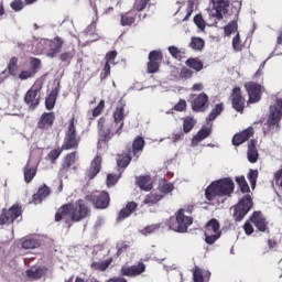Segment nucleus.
Segmentation results:
<instances>
[{
  "mask_svg": "<svg viewBox=\"0 0 282 282\" xmlns=\"http://www.w3.org/2000/svg\"><path fill=\"white\" fill-rule=\"evenodd\" d=\"M89 215V207L85 204V200L78 199L77 202L64 205L59 209V212L55 215V221H80V219H85Z\"/></svg>",
  "mask_w": 282,
  "mask_h": 282,
  "instance_id": "f257e3e1",
  "label": "nucleus"
},
{
  "mask_svg": "<svg viewBox=\"0 0 282 282\" xmlns=\"http://www.w3.org/2000/svg\"><path fill=\"white\" fill-rule=\"evenodd\" d=\"M232 193H235V182L228 177L212 182L205 189V196L208 202H215L217 197L228 199Z\"/></svg>",
  "mask_w": 282,
  "mask_h": 282,
  "instance_id": "f03ea898",
  "label": "nucleus"
},
{
  "mask_svg": "<svg viewBox=\"0 0 282 282\" xmlns=\"http://www.w3.org/2000/svg\"><path fill=\"white\" fill-rule=\"evenodd\" d=\"M64 43L65 40H63L61 36H55L52 40L42 39L39 41L36 50L39 54H43V56H46V58H56V56L61 54Z\"/></svg>",
  "mask_w": 282,
  "mask_h": 282,
  "instance_id": "7ed1b4c3",
  "label": "nucleus"
},
{
  "mask_svg": "<svg viewBox=\"0 0 282 282\" xmlns=\"http://www.w3.org/2000/svg\"><path fill=\"white\" fill-rule=\"evenodd\" d=\"M193 225V217L185 209H180L176 213L175 218H171L169 226L170 230H174V232H186L188 230V226Z\"/></svg>",
  "mask_w": 282,
  "mask_h": 282,
  "instance_id": "20e7f679",
  "label": "nucleus"
},
{
  "mask_svg": "<svg viewBox=\"0 0 282 282\" xmlns=\"http://www.w3.org/2000/svg\"><path fill=\"white\" fill-rule=\"evenodd\" d=\"M99 135L104 140H111L113 135H120V131H122V127L118 126V121L107 120L105 118H100L98 121Z\"/></svg>",
  "mask_w": 282,
  "mask_h": 282,
  "instance_id": "39448f33",
  "label": "nucleus"
},
{
  "mask_svg": "<svg viewBox=\"0 0 282 282\" xmlns=\"http://www.w3.org/2000/svg\"><path fill=\"white\" fill-rule=\"evenodd\" d=\"M78 144H80V137L76 134V126L74 124V119H70L66 129V134L62 149L64 151L78 149Z\"/></svg>",
  "mask_w": 282,
  "mask_h": 282,
  "instance_id": "423d86ee",
  "label": "nucleus"
},
{
  "mask_svg": "<svg viewBox=\"0 0 282 282\" xmlns=\"http://www.w3.org/2000/svg\"><path fill=\"white\" fill-rule=\"evenodd\" d=\"M252 208V196L245 195L239 203L234 207V217L237 221H241Z\"/></svg>",
  "mask_w": 282,
  "mask_h": 282,
  "instance_id": "0eeeda50",
  "label": "nucleus"
},
{
  "mask_svg": "<svg viewBox=\"0 0 282 282\" xmlns=\"http://www.w3.org/2000/svg\"><path fill=\"white\" fill-rule=\"evenodd\" d=\"M282 118V99H276V101L270 107V115L268 119V124L274 133L279 129V120Z\"/></svg>",
  "mask_w": 282,
  "mask_h": 282,
  "instance_id": "6e6552de",
  "label": "nucleus"
},
{
  "mask_svg": "<svg viewBox=\"0 0 282 282\" xmlns=\"http://www.w3.org/2000/svg\"><path fill=\"white\" fill-rule=\"evenodd\" d=\"M221 237V229L219 228V221L217 219H212L207 223L205 227V241L209 246H213L217 239Z\"/></svg>",
  "mask_w": 282,
  "mask_h": 282,
  "instance_id": "1a4fd4ad",
  "label": "nucleus"
},
{
  "mask_svg": "<svg viewBox=\"0 0 282 282\" xmlns=\"http://www.w3.org/2000/svg\"><path fill=\"white\" fill-rule=\"evenodd\" d=\"M245 88L249 96V105H254V102H259V100H261V94H263V87L261 85L249 82L245 85Z\"/></svg>",
  "mask_w": 282,
  "mask_h": 282,
  "instance_id": "9d476101",
  "label": "nucleus"
},
{
  "mask_svg": "<svg viewBox=\"0 0 282 282\" xmlns=\"http://www.w3.org/2000/svg\"><path fill=\"white\" fill-rule=\"evenodd\" d=\"M41 69V59L36 57L30 58V67L22 69L19 74L20 80H28L29 78H34L37 72Z\"/></svg>",
  "mask_w": 282,
  "mask_h": 282,
  "instance_id": "9b49d317",
  "label": "nucleus"
},
{
  "mask_svg": "<svg viewBox=\"0 0 282 282\" xmlns=\"http://www.w3.org/2000/svg\"><path fill=\"white\" fill-rule=\"evenodd\" d=\"M147 270V265L142 262H139L134 265H123L120 270L121 276H140Z\"/></svg>",
  "mask_w": 282,
  "mask_h": 282,
  "instance_id": "f8f14e48",
  "label": "nucleus"
},
{
  "mask_svg": "<svg viewBox=\"0 0 282 282\" xmlns=\"http://www.w3.org/2000/svg\"><path fill=\"white\" fill-rule=\"evenodd\" d=\"M21 217V207L13 205L9 210L3 212L0 216V224H12L15 219Z\"/></svg>",
  "mask_w": 282,
  "mask_h": 282,
  "instance_id": "ddd939ff",
  "label": "nucleus"
},
{
  "mask_svg": "<svg viewBox=\"0 0 282 282\" xmlns=\"http://www.w3.org/2000/svg\"><path fill=\"white\" fill-rule=\"evenodd\" d=\"M192 109L196 112L206 111V109H208V95L205 93L195 95L192 101Z\"/></svg>",
  "mask_w": 282,
  "mask_h": 282,
  "instance_id": "4468645a",
  "label": "nucleus"
},
{
  "mask_svg": "<svg viewBox=\"0 0 282 282\" xmlns=\"http://www.w3.org/2000/svg\"><path fill=\"white\" fill-rule=\"evenodd\" d=\"M160 63H162V52L152 51L149 54L148 72L149 74H155L160 69Z\"/></svg>",
  "mask_w": 282,
  "mask_h": 282,
  "instance_id": "2eb2a0df",
  "label": "nucleus"
},
{
  "mask_svg": "<svg viewBox=\"0 0 282 282\" xmlns=\"http://www.w3.org/2000/svg\"><path fill=\"white\" fill-rule=\"evenodd\" d=\"M24 100L32 111L39 107L41 102V93L37 89H30L25 94Z\"/></svg>",
  "mask_w": 282,
  "mask_h": 282,
  "instance_id": "dca6fc26",
  "label": "nucleus"
},
{
  "mask_svg": "<svg viewBox=\"0 0 282 282\" xmlns=\"http://www.w3.org/2000/svg\"><path fill=\"white\" fill-rule=\"evenodd\" d=\"M91 200L96 208H107L109 206V194L107 192H96L91 195Z\"/></svg>",
  "mask_w": 282,
  "mask_h": 282,
  "instance_id": "f3484780",
  "label": "nucleus"
},
{
  "mask_svg": "<svg viewBox=\"0 0 282 282\" xmlns=\"http://www.w3.org/2000/svg\"><path fill=\"white\" fill-rule=\"evenodd\" d=\"M213 8L216 11L217 19H221V14H227L230 8V0H212Z\"/></svg>",
  "mask_w": 282,
  "mask_h": 282,
  "instance_id": "a211bd4d",
  "label": "nucleus"
},
{
  "mask_svg": "<svg viewBox=\"0 0 282 282\" xmlns=\"http://www.w3.org/2000/svg\"><path fill=\"white\" fill-rule=\"evenodd\" d=\"M231 98L234 109H236V111H243V105H246V99H243V97L241 96V88H234Z\"/></svg>",
  "mask_w": 282,
  "mask_h": 282,
  "instance_id": "6ab92c4d",
  "label": "nucleus"
},
{
  "mask_svg": "<svg viewBox=\"0 0 282 282\" xmlns=\"http://www.w3.org/2000/svg\"><path fill=\"white\" fill-rule=\"evenodd\" d=\"M250 221L256 226L260 232H265L268 229V221H265V217L260 212H254L250 218Z\"/></svg>",
  "mask_w": 282,
  "mask_h": 282,
  "instance_id": "aec40b11",
  "label": "nucleus"
},
{
  "mask_svg": "<svg viewBox=\"0 0 282 282\" xmlns=\"http://www.w3.org/2000/svg\"><path fill=\"white\" fill-rule=\"evenodd\" d=\"M252 135H254V130L252 128H248L245 131L234 135L232 145L240 147V144H243V142H248Z\"/></svg>",
  "mask_w": 282,
  "mask_h": 282,
  "instance_id": "412c9836",
  "label": "nucleus"
},
{
  "mask_svg": "<svg viewBox=\"0 0 282 282\" xmlns=\"http://www.w3.org/2000/svg\"><path fill=\"white\" fill-rule=\"evenodd\" d=\"M126 107L127 104H124V101H118L116 110L113 112V120L118 122V127H124V116H127V113L124 112Z\"/></svg>",
  "mask_w": 282,
  "mask_h": 282,
  "instance_id": "4be33fe9",
  "label": "nucleus"
},
{
  "mask_svg": "<svg viewBox=\"0 0 282 282\" xmlns=\"http://www.w3.org/2000/svg\"><path fill=\"white\" fill-rule=\"evenodd\" d=\"M163 197L164 195H162V193L158 192V189H154L144 197L142 206H155V204L161 202Z\"/></svg>",
  "mask_w": 282,
  "mask_h": 282,
  "instance_id": "5701e85b",
  "label": "nucleus"
},
{
  "mask_svg": "<svg viewBox=\"0 0 282 282\" xmlns=\"http://www.w3.org/2000/svg\"><path fill=\"white\" fill-rule=\"evenodd\" d=\"M52 124H54V112H44L37 122V129H50Z\"/></svg>",
  "mask_w": 282,
  "mask_h": 282,
  "instance_id": "b1692460",
  "label": "nucleus"
},
{
  "mask_svg": "<svg viewBox=\"0 0 282 282\" xmlns=\"http://www.w3.org/2000/svg\"><path fill=\"white\" fill-rule=\"evenodd\" d=\"M101 164H102V158H100L99 155L95 156V159L90 164V169L88 171L89 180H94V177H96V175L100 173Z\"/></svg>",
  "mask_w": 282,
  "mask_h": 282,
  "instance_id": "393cba45",
  "label": "nucleus"
},
{
  "mask_svg": "<svg viewBox=\"0 0 282 282\" xmlns=\"http://www.w3.org/2000/svg\"><path fill=\"white\" fill-rule=\"evenodd\" d=\"M135 182L141 191L149 192L153 188V178L149 175L139 176Z\"/></svg>",
  "mask_w": 282,
  "mask_h": 282,
  "instance_id": "a878e982",
  "label": "nucleus"
},
{
  "mask_svg": "<svg viewBox=\"0 0 282 282\" xmlns=\"http://www.w3.org/2000/svg\"><path fill=\"white\" fill-rule=\"evenodd\" d=\"M135 208H138V204L134 202L128 203L127 206L120 210L118 221H122L123 219H127V217H131V214L133 210H135Z\"/></svg>",
  "mask_w": 282,
  "mask_h": 282,
  "instance_id": "bb28decb",
  "label": "nucleus"
},
{
  "mask_svg": "<svg viewBox=\"0 0 282 282\" xmlns=\"http://www.w3.org/2000/svg\"><path fill=\"white\" fill-rule=\"evenodd\" d=\"M142 149H144V139L142 137H137L132 143V152L130 153L138 160L140 153H142Z\"/></svg>",
  "mask_w": 282,
  "mask_h": 282,
  "instance_id": "cd10ccee",
  "label": "nucleus"
},
{
  "mask_svg": "<svg viewBox=\"0 0 282 282\" xmlns=\"http://www.w3.org/2000/svg\"><path fill=\"white\" fill-rule=\"evenodd\" d=\"M45 274H47V269L45 267H37L26 270V276L29 279H42V276H45Z\"/></svg>",
  "mask_w": 282,
  "mask_h": 282,
  "instance_id": "c85d7f7f",
  "label": "nucleus"
},
{
  "mask_svg": "<svg viewBox=\"0 0 282 282\" xmlns=\"http://www.w3.org/2000/svg\"><path fill=\"white\" fill-rule=\"evenodd\" d=\"M50 193H52V191H50V187L45 185L43 187H40L37 193L33 195V204H41L43 199L48 197Z\"/></svg>",
  "mask_w": 282,
  "mask_h": 282,
  "instance_id": "c756f323",
  "label": "nucleus"
},
{
  "mask_svg": "<svg viewBox=\"0 0 282 282\" xmlns=\"http://www.w3.org/2000/svg\"><path fill=\"white\" fill-rule=\"evenodd\" d=\"M210 135V128H202L198 133L192 139V147H197L202 140H206Z\"/></svg>",
  "mask_w": 282,
  "mask_h": 282,
  "instance_id": "7c9ffc66",
  "label": "nucleus"
},
{
  "mask_svg": "<svg viewBox=\"0 0 282 282\" xmlns=\"http://www.w3.org/2000/svg\"><path fill=\"white\" fill-rule=\"evenodd\" d=\"M247 158L251 164L257 163V160H259V152L257 151V147H254V141L252 140L248 145Z\"/></svg>",
  "mask_w": 282,
  "mask_h": 282,
  "instance_id": "2f4dec72",
  "label": "nucleus"
},
{
  "mask_svg": "<svg viewBox=\"0 0 282 282\" xmlns=\"http://www.w3.org/2000/svg\"><path fill=\"white\" fill-rule=\"evenodd\" d=\"M24 181L26 182V184H30V182H32V180H34V177H36V167L35 165H31L30 163H28L24 166Z\"/></svg>",
  "mask_w": 282,
  "mask_h": 282,
  "instance_id": "473e14b6",
  "label": "nucleus"
},
{
  "mask_svg": "<svg viewBox=\"0 0 282 282\" xmlns=\"http://www.w3.org/2000/svg\"><path fill=\"white\" fill-rule=\"evenodd\" d=\"M112 261L113 260L111 258L104 261H94L90 264V268L91 270H97L98 272H105V270L111 265Z\"/></svg>",
  "mask_w": 282,
  "mask_h": 282,
  "instance_id": "72a5a7b5",
  "label": "nucleus"
},
{
  "mask_svg": "<svg viewBox=\"0 0 282 282\" xmlns=\"http://www.w3.org/2000/svg\"><path fill=\"white\" fill-rule=\"evenodd\" d=\"M204 276H207V279H210V272L200 270L199 268H196L193 272V280L194 282H204Z\"/></svg>",
  "mask_w": 282,
  "mask_h": 282,
  "instance_id": "f704fd0d",
  "label": "nucleus"
},
{
  "mask_svg": "<svg viewBox=\"0 0 282 282\" xmlns=\"http://www.w3.org/2000/svg\"><path fill=\"white\" fill-rule=\"evenodd\" d=\"M21 246L22 248H24V250H34V248H39V246H41V242H39L34 238H29V239L22 240Z\"/></svg>",
  "mask_w": 282,
  "mask_h": 282,
  "instance_id": "c9c22d12",
  "label": "nucleus"
},
{
  "mask_svg": "<svg viewBox=\"0 0 282 282\" xmlns=\"http://www.w3.org/2000/svg\"><path fill=\"white\" fill-rule=\"evenodd\" d=\"M189 47L195 52H202L204 50V40L202 37H192Z\"/></svg>",
  "mask_w": 282,
  "mask_h": 282,
  "instance_id": "e433bc0d",
  "label": "nucleus"
},
{
  "mask_svg": "<svg viewBox=\"0 0 282 282\" xmlns=\"http://www.w3.org/2000/svg\"><path fill=\"white\" fill-rule=\"evenodd\" d=\"M58 96V93L56 90H52L48 97L45 100V107L46 109L52 110L54 109V105H56V97Z\"/></svg>",
  "mask_w": 282,
  "mask_h": 282,
  "instance_id": "4c0bfd02",
  "label": "nucleus"
},
{
  "mask_svg": "<svg viewBox=\"0 0 282 282\" xmlns=\"http://www.w3.org/2000/svg\"><path fill=\"white\" fill-rule=\"evenodd\" d=\"M224 111V104H217L215 108L210 111L209 116L206 118L207 122H210L217 118Z\"/></svg>",
  "mask_w": 282,
  "mask_h": 282,
  "instance_id": "58836bf2",
  "label": "nucleus"
},
{
  "mask_svg": "<svg viewBox=\"0 0 282 282\" xmlns=\"http://www.w3.org/2000/svg\"><path fill=\"white\" fill-rule=\"evenodd\" d=\"M158 230H160V225H149L140 229L139 232L143 235V237H149V235H153V232H158Z\"/></svg>",
  "mask_w": 282,
  "mask_h": 282,
  "instance_id": "ea45409f",
  "label": "nucleus"
},
{
  "mask_svg": "<svg viewBox=\"0 0 282 282\" xmlns=\"http://www.w3.org/2000/svg\"><path fill=\"white\" fill-rule=\"evenodd\" d=\"M186 65L192 69H195V72H202V69H204V64H202L200 61L195 58L187 59Z\"/></svg>",
  "mask_w": 282,
  "mask_h": 282,
  "instance_id": "a19ab883",
  "label": "nucleus"
},
{
  "mask_svg": "<svg viewBox=\"0 0 282 282\" xmlns=\"http://www.w3.org/2000/svg\"><path fill=\"white\" fill-rule=\"evenodd\" d=\"M132 154L129 153V155L126 156H118L117 159V164L120 169H127V166H129V163L131 162L132 159Z\"/></svg>",
  "mask_w": 282,
  "mask_h": 282,
  "instance_id": "79ce46f5",
  "label": "nucleus"
},
{
  "mask_svg": "<svg viewBox=\"0 0 282 282\" xmlns=\"http://www.w3.org/2000/svg\"><path fill=\"white\" fill-rule=\"evenodd\" d=\"M195 119L192 117H186L183 122V131L185 133H189V131H193V127H195Z\"/></svg>",
  "mask_w": 282,
  "mask_h": 282,
  "instance_id": "37998d69",
  "label": "nucleus"
},
{
  "mask_svg": "<svg viewBox=\"0 0 282 282\" xmlns=\"http://www.w3.org/2000/svg\"><path fill=\"white\" fill-rule=\"evenodd\" d=\"M236 182L240 186L241 193H249L250 192V186H248V182H246L245 176H237Z\"/></svg>",
  "mask_w": 282,
  "mask_h": 282,
  "instance_id": "c03bdc74",
  "label": "nucleus"
},
{
  "mask_svg": "<svg viewBox=\"0 0 282 282\" xmlns=\"http://www.w3.org/2000/svg\"><path fill=\"white\" fill-rule=\"evenodd\" d=\"M156 191L160 192L161 195H166L169 193H173V191H175V186L172 183H164Z\"/></svg>",
  "mask_w": 282,
  "mask_h": 282,
  "instance_id": "a18cd8bd",
  "label": "nucleus"
},
{
  "mask_svg": "<svg viewBox=\"0 0 282 282\" xmlns=\"http://www.w3.org/2000/svg\"><path fill=\"white\" fill-rule=\"evenodd\" d=\"M257 177H259V171L250 170L248 174V180L251 184V188H254L257 186Z\"/></svg>",
  "mask_w": 282,
  "mask_h": 282,
  "instance_id": "49530a36",
  "label": "nucleus"
},
{
  "mask_svg": "<svg viewBox=\"0 0 282 282\" xmlns=\"http://www.w3.org/2000/svg\"><path fill=\"white\" fill-rule=\"evenodd\" d=\"M17 63H19V59L12 57L8 64L9 74H11V76H17Z\"/></svg>",
  "mask_w": 282,
  "mask_h": 282,
  "instance_id": "de8ad7c7",
  "label": "nucleus"
},
{
  "mask_svg": "<svg viewBox=\"0 0 282 282\" xmlns=\"http://www.w3.org/2000/svg\"><path fill=\"white\" fill-rule=\"evenodd\" d=\"M235 32H237V23L235 21H231L225 26V34L226 36H230V34H235Z\"/></svg>",
  "mask_w": 282,
  "mask_h": 282,
  "instance_id": "09e8293b",
  "label": "nucleus"
},
{
  "mask_svg": "<svg viewBox=\"0 0 282 282\" xmlns=\"http://www.w3.org/2000/svg\"><path fill=\"white\" fill-rule=\"evenodd\" d=\"M194 23L198 28V30H202V32H204V30L206 29V22L204 21V18H202V15H196L194 18Z\"/></svg>",
  "mask_w": 282,
  "mask_h": 282,
  "instance_id": "8fccbe9b",
  "label": "nucleus"
},
{
  "mask_svg": "<svg viewBox=\"0 0 282 282\" xmlns=\"http://www.w3.org/2000/svg\"><path fill=\"white\" fill-rule=\"evenodd\" d=\"M149 1L150 0H135L134 10H137L138 12H142V10H144V8L149 6Z\"/></svg>",
  "mask_w": 282,
  "mask_h": 282,
  "instance_id": "3c124183",
  "label": "nucleus"
},
{
  "mask_svg": "<svg viewBox=\"0 0 282 282\" xmlns=\"http://www.w3.org/2000/svg\"><path fill=\"white\" fill-rule=\"evenodd\" d=\"M74 162H76V152H72L65 158V167L69 169V166H74Z\"/></svg>",
  "mask_w": 282,
  "mask_h": 282,
  "instance_id": "603ef678",
  "label": "nucleus"
},
{
  "mask_svg": "<svg viewBox=\"0 0 282 282\" xmlns=\"http://www.w3.org/2000/svg\"><path fill=\"white\" fill-rule=\"evenodd\" d=\"M135 22V19L133 17H128V15H124L122 14L121 15V25L124 28L127 25H133V23Z\"/></svg>",
  "mask_w": 282,
  "mask_h": 282,
  "instance_id": "864d4df0",
  "label": "nucleus"
},
{
  "mask_svg": "<svg viewBox=\"0 0 282 282\" xmlns=\"http://www.w3.org/2000/svg\"><path fill=\"white\" fill-rule=\"evenodd\" d=\"M11 8L14 12H21L23 8H25V3L22 0H14L11 2Z\"/></svg>",
  "mask_w": 282,
  "mask_h": 282,
  "instance_id": "5fc2aeb1",
  "label": "nucleus"
},
{
  "mask_svg": "<svg viewBox=\"0 0 282 282\" xmlns=\"http://www.w3.org/2000/svg\"><path fill=\"white\" fill-rule=\"evenodd\" d=\"M118 180H120V176H118L116 174H108L106 184L108 187H111L118 182Z\"/></svg>",
  "mask_w": 282,
  "mask_h": 282,
  "instance_id": "6e6d98bb",
  "label": "nucleus"
},
{
  "mask_svg": "<svg viewBox=\"0 0 282 282\" xmlns=\"http://www.w3.org/2000/svg\"><path fill=\"white\" fill-rule=\"evenodd\" d=\"M72 58H74V53L72 51L64 52L59 55L62 63H69Z\"/></svg>",
  "mask_w": 282,
  "mask_h": 282,
  "instance_id": "4d7b16f0",
  "label": "nucleus"
},
{
  "mask_svg": "<svg viewBox=\"0 0 282 282\" xmlns=\"http://www.w3.org/2000/svg\"><path fill=\"white\" fill-rule=\"evenodd\" d=\"M232 47H234L235 52H240V50H241V40L239 37V33H237L232 40Z\"/></svg>",
  "mask_w": 282,
  "mask_h": 282,
  "instance_id": "13d9d810",
  "label": "nucleus"
},
{
  "mask_svg": "<svg viewBox=\"0 0 282 282\" xmlns=\"http://www.w3.org/2000/svg\"><path fill=\"white\" fill-rule=\"evenodd\" d=\"M169 52L173 58H182V51L175 46H170Z\"/></svg>",
  "mask_w": 282,
  "mask_h": 282,
  "instance_id": "bf43d9fd",
  "label": "nucleus"
},
{
  "mask_svg": "<svg viewBox=\"0 0 282 282\" xmlns=\"http://www.w3.org/2000/svg\"><path fill=\"white\" fill-rule=\"evenodd\" d=\"M102 109H105V100H101L96 108L93 110L94 118H98L99 113H102Z\"/></svg>",
  "mask_w": 282,
  "mask_h": 282,
  "instance_id": "052dcab7",
  "label": "nucleus"
},
{
  "mask_svg": "<svg viewBox=\"0 0 282 282\" xmlns=\"http://www.w3.org/2000/svg\"><path fill=\"white\" fill-rule=\"evenodd\" d=\"M61 153H62V150H61V149L52 150V151L48 153V158H50V160H52V161L54 162V160H58Z\"/></svg>",
  "mask_w": 282,
  "mask_h": 282,
  "instance_id": "680f3d73",
  "label": "nucleus"
},
{
  "mask_svg": "<svg viewBox=\"0 0 282 282\" xmlns=\"http://www.w3.org/2000/svg\"><path fill=\"white\" fill-rule=\"evenodd\" d=\"M243 230H245L246 235H248V236L252 235V232H254V227H252V223L247 221L243 225Z\"/></svg>",
  "mask_w": 282,
  "mask_h": 282,
  "instance_id": "e2e57ef3",
  "label": "nucleus"
},
{
  "mask_svg": "<svg viewBox=\"0 0 282 282\" xmlns=\"http://www.w3.org/2000/svg\"><path fill=\"white\" fill-rule=\"evenodd\" d=\"M109 74H111V66L109 65V62H106V64L104 66V70L101 73V78H107V76H109Z\"/></svg>",
  "mask_w": 282,
  "mask_h": 282,
  "instance_id": "0e129e2a",
  "label": "nucleus"
},
{
  "mask_svg": "<svg viewBox=\"0 0 282 282\" xmlns=\"http://www.w3.org/2000/svg\"><path fill=\"white\" fill-rule=\"evenodd\" d=\"M116 56H118V52L110 51L106 54V63H111V61L116 59Z\"/></svg>",
  "mask_w": 282,
  "mask_h": 282,
  "instance_id": "69168bd1",
  "label": "nucleus"
},
{
  "mask_svg": "<svg viewBox=\"0 0 282 282\" xmlns=\"http://www.w3.org/2000/svg\"><path fill=\"white\" fill-rule=\"evenodd\" d=\"M175 111H184L186 109V100H180L175 106H174Z\"/></svg>",
  "mask_w": 282,
  "mask_h": 282,
  "instance_id": "338daca9",
  "label": "nucleus"
},
{
  "mask_svg": "<svg viewBox=\"0 0 282 282\" xmlns=\"http://www.w3.org/2000/svg\"><path fill=\"white\" fill-rule=\"evenodd\" d=\"M181 77L182 78H192L193 77V70H191L188 68H183L181 70Z\"/></svg>",
  "mask_w": 282,
  "mask_h": 282,
  "instance_id": "774afa93",
  "label": "nucleus"
}]
</instances>
